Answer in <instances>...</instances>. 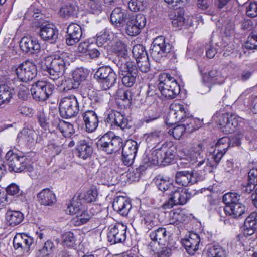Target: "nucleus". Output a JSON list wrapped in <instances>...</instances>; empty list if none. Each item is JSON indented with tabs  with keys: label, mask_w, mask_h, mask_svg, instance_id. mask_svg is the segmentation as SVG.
<instances>
[{
	"label": "nucleus",
	"mask_w": 257,
	"mask_h": 257,
	"mask_svg": "<svg viewBox=\"0 0 257 257\" xmlns=\"http://www.w3.org/2000/svg\"><path fill=\"white\" fill-rule=\"evenodd\" d=\"M151 57L156 62L161 63L168 60L171 63L177 61V54L172 44L166 41L163 36L155 38L150 48Z\"/></svg>",
	"instance_id": "f257e3e1"
},
{
	"label": "nucleus",
	"mask_w": 257,
	"mask_h": 257,
	"mask_svg": "<svg viewBox=\"0 0 257 257\" xmlns=\"http://www.w3.org/2000/svg\"><path fill=\"white\" fill-rule=\"evenodd\" d=\"M39 10L35 9L31 6L25 14V17L34 18L38 21V26L40 28V36L45 41H52L53 42L58 38V32L56 27L52 23L42 20V14H39Z\"/></svg>",
	"instance_id": "f03ea898"
},
{
	"label": "nucleus",
	"mask_w": 257,
	"mask_h": 257,
	"mask_svg": "<svg viewBox=\"0 0 257 257\" xmlns=\"http://www.w3.org/2000/svg\"><path fill=\"white\" fill-rule=\"evenodd\" d=\"M176 147L172 142H166L150 153L153 163L167 166L175 161Z\"/></svg>",
	"instance_id": "7ed1b4c3"
},
{
	"label": "nucleus",
	"mask_w": 257,
	"mask_h": 257,
	"mask_svg": "<svg viewBox=\"0 0 257 257\" xmlns=\"http://www.w3.org/2000/svg\"><path fill=\"white\" fill-rule=\"evenodd\" d=\"M41 67L48 72L51 79L56 81V85L59 88V90L64 91V87H62L64 80V58L63 54L61 56L56 54L50 66L42 62Z\"/></svg>",
	"instance_id": "20e7f679"
},
{
	"label": "nucleus",
	"mask_w": 257,
	"mask_h": 257,
	"mask_svg": "<svg viewBox=\"0 0 257 257\" xmlns=\"http://www.w3.org/2000/svg\"><path fill=\"white\" fill-rule=\"evenodd\" d=\"M123 145L122 138L115 136L112 132L106 133L98 139L96 143V146L99 150L109 155L119 152Z\"/></svg>",
	"instance_id": "39448f33"
},
{
	"label": "nucleus",
	"mask_w": 257,
	"mask_h": 257,
	"mask_svg": "<svg viewBox=\"0 0 257 257\" xmlns=\"http://www.w3.org/2000/svg\"><path fill=\"white\" fill-rule=\"evenodd\" d=\"M158 81L159 90L166 99H174L180 93V85L170 74L165 73L161 74Z\"/></svg>",
	"instance_id": "423d86ee"
},
{
	"label": "nucleus",
	"mask_w": 257,
	"mask_h": 257,
	"mask_svg": "<svg viewBox=\"0 0 257 257\" xmlns=\"http://www.w3.org/2000/svg\"><path fill=\"white\" fill-rule=\"evenodd\" d=\"M115 61L123 85L126 87L133 86L137 78H139V71L136 64L132 61H125L124 59Z\"/></svg>",
	"instance_id": "0eeeda50"
},
{
	"label": "nucleus",
	"mask_w": 257,
	"mask_h": 257,
	"mask_svg": "<svg viewBox=\"0 0 257 257\" xmlns=\"http://www.w3.org/2000/svg\"><path fill=\"white\" fill-rule=\"evenodd\" d=\"M197 193L195 190L189 188L177 190L175 188L173 192H171L170 197L162 205L165 209L172 208L175 205H184L188 201Z\"/></svg>",
	"instance_id": "6e6552de"
},
{
	"label": "nucleus",
	"mask_w": 257,
	"mask_h": 257,
	"mask_svg": "<svg viewBox=\"0 0 257 257\" xmlns=\"http://www.w3.org/2000/svg\"><path fill=\"white\" fill-rule=\"evenodd\" d=\"M94 77L101 84V88L104 90L110 89L116 83L117 75L108 66L99 67Z\"/></svg>",
	"instance_id": "1a4fd4ad"
},
{
	"label": "nucleus",
	"mask_w": 257,
	"mask_h": 257,
	"mask_svg": "<svg viewBox=\"0 0 257 257\" xmlns=\"http://www.w3.org/2000/svg\"><path fill=\"white\" fill-rule=\"evenodd\" d=\"M7 163L10 171L21 172L25 169L30 170L32 167L28 164V160L24 156H19L10 150L6 155Z\"/></svg>",
	"instance_id": "9d476101"
},
{
	"label": "nucleus",
	"mask_w": 257,
	"mask_h": 257,
	"mask_svg": "<svg viewBox=\"0 0 257 257\" xmlns=\"http://www.w3.org/2000/svg\"><path fill=\"white\" fill-rule=\"evenodd\" d=\"M189 113L186 111L184 105L179 103H172L170 105V110L165 119V123L170 127L176 123L184 122Z\"/></svg>",
	"instance_id": "9b49d317"
},
{
	"label": "nucleus",
	"mask_w": 257,
	"mask_h": 257,
	"mask_svg": "<svg viewBox=\"0 0 257 257\" xmlns=\"http://www.w3.org/2000/svg\"><path fill=\"white\" fill-rule=\"evenodd\" d=\"M105 122L110 125H115L123 131L128 133L132 128V122L128 120L127 117L119 111L112 110L104 118Z\"/></svg>",
	"instance_id": "f8f14e48"
},
{
	"label": "nucleus",
	"mask_w": 257,
	"mask_h": 257,
	"mask_svg": "<svg viewBox=\"0 0 257 257\" xmlns=\"http://www.w3.org/2000/svg\"><path fill=\"white\" fill-rule=\"evenodd\" d=\"M127 227L122 223L111 224L107 229V238L110 244L123 243L126 240Z\"/></svg>",
	"instance_id": "ddd939ff"
},
{
	"label": "nucleus",
	"mask_w": 257,
	"mask_h": 257,
	"mask_svg": "<svg viewBox=\"0 0 257 257\" xmlns=\"http://www.w3.org/2000/svg\"><path fill=\"white\" fill-rule=\"evenodd\" d=\"M54 87L49 83L44 81H38L32 85L31 94L36 100L45 101L52 95Z\"/></svg>",
	"instance_id": "4468645a"
},
{
	"label": "nucleus",
	"mask_w": 257,
	"mask_h": 257,
	"mask_svg": "<svg viewBox=\"0 0 257 257\" xmlns=\"http://www.w3.org/2000/svg\"><path fill=\"white\" fill-rule=\"evenodd\" d=\"M146 22V17L143 14L131 15L125 24L126 33L130 36H137L145 27Z\"/></svg>",
	"instance_id": "2eb2a0df"
},
{
	"label": "nucleus",
	"mask_w": 257,
	"mask_h": 257,
	"mask_svg": "<svg viewBox=\"0 0 257 257\" xmlns=\"http://www.w3.org/2000/svg\"><path fill=\"white\" fill-rule=\"evenodd\" d=\"M122 155L121 160L123 165L127 167L131 166L134 162L136 156L139 144L133 140L123 141Z\"/></svg>",
	"instance_id": "dca6fc26"
},
{
	"label": "nucleus",
	"mask_w": 257,
	"mask_h": 257,
	"mask_svg": "<svg viewBox=\"0 0 257 257\" xmlns=\"http://www.w3.org/2000/svg\"><path fill=\"white\" fill-rule=\"evenodd\" d=\"M240 118L233 114H223L218 120L220 130L228 134L234 133L241 122Z\"/></svg>",
	"instance_id": "f3484780"
},
{
	"label": "nucleus",
	"mask_w": 257,
	"mask_h": 257,
	"mask_svg": "<svg viewBox=\"0 0 257 257\" xmlns=\"http://www.w3.org/2000/svg\"><path fill=\"white\" fill-rule=\"evenodd\" d=\"M18 78L22 81L27 82L33 79L37 73L36 66L30 61L20 64L15 69Z\"/></svg>",
	"instance_id": "a211bd4d"
},
{
	"label": "nucleus",
	"mask_w": 257,
	"mask_h": 257,
	"mask_svg": "<svg viewBox=\"0 0 257 257\" xmlns=\"http://www.w3.org/2000/svg\"><path fill=\"white\" fill-rule=\"evenodd\" d=\"M99 212V208L94 205L88 209H83L73 219L72 223L75 226H79L87 224L91 221Z\"/></svg>",
	"instance_id": "6ab92c4d"
},
{
	"label": "nucleus",
	"mask_w": 257,
	"mask_h": 257,
	"mask_svg": "<svg viewBox=\"0 0 257 257\" xmlns=\"http://www.w3.org/2000/svg\"><path fill=\"white\" fill-rule=\"evenodd\" d=\"M34 241L33 237L25 233H18L14 238L13 246L16 250L23 253H28L32 249Z\"/></svg>",
	"instance_id": "aec40b11"
},
{
	"label": "nucleus",
	"mask_w": 257,
	"mask_h": 257,
	"mask_svg": "<svg viewBox=\"0 0 257 257\" xmlns=\"http://www.w3.org/2000/svg\"><path fill=\"white\" fill-rule=\"evenodd\" d=\"M200 241V235L192 231L181 239V243L188 253L192 255L198 250Z\"/></svg>",
	"instance_id": "412c9836"
},
{
	"label": "nucleus",
	"mask_w": 257,
	"mask_h": 257,
	"mask_svg": "<svg viewBox=\"0 0 257 257\" xmlns=\"http://www.w3.org/2000/svg\"><path fill=\"white\" fill-rule=\"evenodd\" d=\"M153 158L150 157V154L144 153L141 158L139 165L135 169L129 173L130 177H132L134 180H139L141 175L149 167L156 165L153 163Z\"/></svg>",
	"instance_id": "4be33fe9"
},
{
	"label": "nucleus",
	"mask_w": 257,
	"mask_h": 257,
	"mask_svg": "<svg viewBox=\"0 0 257 257\" xmlns=\"http://www.w3.org/2000/svg\"><path fill=\"white\" fill-rule=\"evenodd\" d=\"M88 75L87 70L83 68L76 69L72 73V79L65 80V85L67 90L77 88L81 81L85 80Z\"/></svg>",
	"instance_id": "5701e85b"
},
{
	"label": "nucleus",
	"mask_w": 257,
	"mask_h": 257,
	"mask_svg": "<svg viewBox=\"0 0 257 257\" xmlns=\"http://www.w3.org/2000/svg\"><path fill=\"white\" fill-rule=\"evenodd\" d=\"M130 15L127 10L121 7H116L110 14V21L115 26L121 27L125 25Z\"/></svg>",
	"instance_id": "b1692460"
},
{
	"label": "nucleus",
	"mask_w": 257,
	"mask_h": 257,
	"mask_svg": "<svg viewBox=\"0 0 257 257\" xmlns=\"http://www.w3.org/2000/svg\"><path fill=\"white\" fill-rule=\"evenodd\" d=\"M112 207L115 211L123 216H125L132 208L131 201L126 197L117 196L114 198Z\"/></svg>",
	"instance_id": "393cba45"
},
{
	"label": "nucleus",
	"mask_w": 257,
	"mask_h": 257,
	"mask_svg": "<svg viewBox=\"0 0 257 257\" xmlns=\"http://www.w3.org/2000/svg\"><path fill=\"white\" fill-rule=\"evenodd\" d=\"M66 33L67 35L65 36V42L69 46L75 45L78 43L82 35L81 27L75 23L69 25Z\"/></svg>",
	"instance_id": "a878e982"
},
{
	"label": "nucleus",
	"mask_w": 257,
	"mask_h": 257,
	"mask_svg": "<svg viewBox=\"0 0 257 257\" xmlns=\"http://www.w3.org/2000/svg\"><path fill=\"white\" fill-rule=\"evenodd\" d=\"M153 182L157 188L162 192L168 191L170 194L175 189L173 180L166 175L159 174L154 178Z\"/></svg>",
	"instance_id": "bb28decb"
},
{
	"label": "nucleus",
	"mask_w": 257,
	"mask_h": 257,
	"mask_svg": "<svg viewBox=\"0 0 257 257\" xmlns=\"http://www.w3.org/2000/svg\"><path fill=\"white\" fill-rule=\"evenodd\" d=\"M216 210L220 216L221 210H223L226 215L231 216L234 218H238L241 217L245 213L246 207L244 204L238 202L234 205L225 206L223 208L219 207Z\"/></svg>",
	"instance_id": "cd10ccee"
},
{
	"label": "nucleus",
	"mask_w": 257,
	"mask_h": 257,
	"mask_svg": "<svg viewBox=\"0 0 257 257\" xmlns=\"http://www.w3.org/2000/svg\"><path fill=\"white\" fill-rule=\"evenodd\" d=\"M86 131L88 133L94 132L98 126L99 120L97 114L93 110H87L82 114Z\"/></svg>",
	"instance_id": "c85d7f7f"
},
{
	"label": "nucleus",
	"mask_w": 257,
	"mask_h": 257,
	"mask_svg": "<svg viewBox=\"0 0 257 257\" xmlns=\"http://www.w3.org/2000/svg\"><path fill=\"white\" fill-rule=\"evenodd\" d=\"M20 47L23 51L31 54L37 53L40 49L38 41L31 37H25L22 38Z\"/></svg>",
	"instance_id": "c756f323"
},
{
	"label": "nucleus",
	"mask_w": 257,
	"mask_h": 257,
	"mask_svg": "<svg viewBox=\"0 0 257 257\" xmlns=\"http://www.w3.org/2000/svg\"><path fill=\"white\" fill-rule=\"evenodd\" d=\"M76 154L78 157L86 160L90 158L93 152V148L91 143L86 140H81L77 144L76 147Z\"/></svg>",
	"instance_id": "7c9ffc66"
},
{
	"label": "nucleus",
	"mask_w": 257,
	"mask_h": 257,
	"mask_svg": "<svg viewBox=\"0 0 257 257\" xmlns=\"http://www.w3.org/2000/svg\"><path fill=\"white\" fill-rule=\"evenodd\" d=\"M242 233L247 238L252 235L257 230V213H251L244 221Z\"/></svg>",
	"instance_id": "2f4dec72"
},
{
	"label": "nucleus",
	"mask_w": 257,
	"mask_h": 257,
	"mask_svg": "<svg viewBox=\"0 0 257 257\" xmlns=\"http://www.w3.org/2000/svg\"><path fill=\"white\" fill-rule=\"evenodd\" d=\"M195 151H191L186 155V160L188 161L189 166L198 163L196 166H200L205 162V158L201 154L202 151L204 149V145L202 143L198 144L194 147Z\"/></svg>",
	"instance_id": "473e14b6"
},
{
	"label": "nucleus",
	"mask_w": 257,
	"mask_h": 257,
	"mask_svg": "<svg viewBox=\"0 0 257 257\" xmlns=\"http://www.w3.org/2000/svg\"><path fill=\"white\" fill-rule=\"evenodd\" d=\"M37 198L41 205L51 206L56 202L55 194L50 189L45 188L37 194Z\"/></svg>",
	"instance_id": "72a5a7b5"
},
{
	"label": "nucleus",
	"mask_w": 257,
	"mask_h": 257,
	"mask_svg": "<svg viewBox=\"0 0 257 257\" xmlns=\"http://www.w3.org/2000/svg\"><path fill=\"white\" fill-rule=\"evenodd\" d=\"M78 111V103L75 97H65V119L75 116Z\"/></svg>",
	"instance_id": "f704fd0d"
},
{
	"label": "nucleus",
	"mask_w": 257,
	"mask_h": 257,
	"mask_svg": "<svg viewBox=\"0 0 257 257\" xmlns=\"http://www.w3.org/2000/svg\"><path fill=\"white\" fill-rule=\"evenodd\" d=\"M6 218L7 224L14 227L22 222L24 216L19 211L8 210L6 214Z\"/></svg>",
	"instance_id": "c9c22d12"
},
{
	"label": "nucleus",
	"mask_w": 257,
	"mask_h": 257,
	"mask_svg": "<svg viewBox=\"0 0 257 257\" xmlns=\"http://www.w3.org/2000/svg\"><path fill=\"white\" fill-rule=\"evenodd\" d=\"M159 221L152 212H145L142 215L141 224L149 230L158 226Z\"/></svg>",
	"instance_id": "e433bc0d"
},
{
	"label": "nucleus",
	"mask_w": 257,
	"mask_h": 257,
	"mask_svg": "<svg viewBox=\"0 0 257 257\" xmlns=\"http://www.w3.org/2000/svg\"><path fill=\"white\" fill-rule=\"evenodd\" d=\"M161 117V113L155 105H152L145 111L142 121L146 123H151Z\"/></svg>",
	"instance_id": "4c0bfd02"
},
{
	"label": "nucleus",
	"mask_w": 257,
	"mask_h": 257,
	"mask_svg": "<svg viewBox=\"0 0 257 257\" xmlns=\"http://www.w3.org/2000/svg\"><path fill=\"white\" fill-rule=\"evenodd\" d=\"M114 52L117 56L113 60V63L116 65L115 60H121L124 59L125 61H129L127 58V45L123 41H119L116 42L114 47Z\"/></svg>",
	"instance_id": "58836bf2"
},
{
	"label": "nucleus",
	"mask_w": 257,
	"mask_h": 257,
	"mask_svg": "<svg viewBox=\"0 0 257 257\" xmlns=\"http://www.w3.org/2000/svg\"><path fill=\"white\" fill-rule=\"evenodd\" d=\"M110 32L109 29H105L99 32L96 36V37L88 40L89 44H92L93 40L95 41L96 44L98 47H101L105 44L111 39L110 35Z\"/></svg>",
	"instance_id": "ea45409f"
},
{
	"label": "nucleus",
	"mask_w": 257,
	"mask_h": 257,
	"mask_svg": "<svg viewBox=\"0 0 257 257\" xmlns=\"http://www.w3.org/2000/svg\"><path fill=\"white\" fill-rule=\"evenodd\" d=\"M187 133H191L201 127L203 124V120L191 116H187L183 122Z\"/></svg>",
	"instance_id": "a19ab883"
},
{
	"label": "nucleus",
	"mask_w": 257,
	"mask_h": 257,
	"mask_svg": "<svg viewBox=\"0 0 257 257\" xmlns=\"http://www.w3.org/2000/svg\"><path fill=\"white\" fill-rule=\"evenodd\" d=\"M81 200L79 196L77 198H73L69 203L67 204L65 212L69 215L77 214L83 209V205Z\"/></svg>",
	"instance_id": "79ce46f5"
},
{
	"label": "nucleus",
	"mask_w": 257,
	"mask_h": 257,
	"mask_svg": "<svg viewBox=\"0 0 257 257\" xmlns=\"http://www.w3.org/2000/svg\"><path fill=\"white\" fill-rule=\"evenodd\" d=\"M149 236L154 242H157L159 244H161V241L166 240L167 232L165 227L159 226L153 230L150 233Z\"/></svg>",
	"instance_id": "37998d69"
},
{
	"label": "nucleus",
	"mask_w": 257,
	"mask_h": 257,
	"mask_svg": "<svg viewBox=\"0 0 257 257\" xmlns=\"http://www.w3.org/2000/svg\"><path fill=\"white\" fill-rule=\"evenodd\" d=\"M176 183L183 186H187L192 184L191 172L188 171H177L175 174Z\"/></svg>",
	"instance_id": "c03bdc74"
},
{
	"label": "nucleus",
	"mask_w": 257,
	"mask_h": 257,
	"mask_svg": "<svg viewBox=\"0 0 257 257\" xmlns=\"http://www.w3.org/2000/svg\"><path fill=\"white\" fill-rule=\"evenodd\" d=\"M205 79L208 82L214 84H221L224 81V77L222 76L220 72L216 70H211L208 72L207 75H205L203 78L204 81Z\"/></svg>",
	"instance_id": "a18cd8bd"
},
{
	"label": "nucleus",
	"mask_w": 257,
	"mask_h": 257,
	"mask_svg": "<svg viewBox=\"0 0 257 257\" xmlns=\"http://www.w3.org/2000/svg\"><path fill=\"white\" fill-rule=\"evenodd\" d=\"M12 96V90L10 87L6 84L0 85V106L8 104Z\"/></svg>",
	"instance_id": "49530a36"
},
{
	"label": "nucleus",
	"mask_w": 257,
	"mask_h": 257,
	"mask_svg": "<svg viewBox=\"0 0 257 257\" xmlns=\"http://www.w3.org/2000/svg\"><path fill=\"white\" fill-rule=\"evenodd\" d=\"M132 53L136 61L148 59V56L145 47L142 44H137L134 46L132 49Z\"/></svg>",
	"instance_id": "de8ad7c7"
},
{
	"label": "nucleus",
	"mask_w": 257,
	"mask_h": 257,
	"mask_svg": "<svg viewBox=\"0 0 257 257\" xmlns=\"http://www.w3.org/2000/svg\"><path fill=\"white\" fill-rule=\"evenodd\" d=\"M207 254L208 257L228 256V253L226 249L219 245H214L208 247Z\"/></svg>",
	"instance_id": "09e8293b"
},
{
	"label": "nucleus",
	"mask_w": 257,
	"mask_h": 257,
	"mask_svg": "<svg viewBox=\"0 0 257 257\" xmlns=\"http://www.w3.org/2000/svg\"><path fill=\"white\" fill-rule=\"evenodd\" d=\"M161 135L160 131L154 130L145 134L143 138L147 144L152 146L160 141Z\"/></svg>",
	"instance_id": "8fccbe9b"
},
{
	"label": "nucleus",
	"mask_w": 257,
	"mask_h": 257,
	"mask_svg": "<svg viewBox=\"0 0 257 257\" xmlns=\"http://www.w3.org/2000/svg\"><path fill=\"white\" fill-rule=\"evenodd\" d=\"M240 196L235 192H228L225 194L222 197V200L225 206L234 205L239 202Z\"/></svg>",
	"instance_id": "3c124183"
},
{
	"label": "nucleus",
	"mask_w": 257,
	"mask_h": 257,
	"mask_svg": "<svg viewBox=\"0 0 257 257\" xmlns=\"http://www.w3.org/2000/svg\"><path fill=\"white\" fill-rule=\"evenodd\" d=\"M81 200L86 203H92L96 201L98 192L95 189H90L84 194H80L79 195Z\"/></svg>",
	"instance_id": "603ef678"
},
{
	"label": "nucleus",
	"mask_w": 257,
	"mask_h": 257,
	"mask_svg": "<svg viewBox=\"0 0 257 257\" xmlns=\"http://www.w3.org/2000/svg\"><path fill=\"white\" fill-rule=\"evenodd\" d=\"M244 46L247 50H257L256 31H252L249 35L246 41L244 43Z\"/></svg>",
	"instance_id": "864d4df0"
},
{
	"label": "nucleus",
	"mask_w": 257,
	"mask_h": 257,
	"mask_svg": "<svg viewBox=\"0 0 257 257\" xmlns=\"http://www.w3.org/2000/svg\"><path fill=\"white\" fill-rule=\"evenodd\" d=\"M128 6L132 11H141L146 8V2L144 0H130L128 3Z\"/></svg>",
	"instance_id": "5fc2aeb1"
},
{
	"label": "nucleus",
	"mask_w": 257,
	"mask_h": 257,
	"mask_svg": "<svg viewBox=\"0 0 257 257\" xmlns=\"http://www.w3.org/2000/svg\"><path fill=\"white\" fill-rule=\"evenodd\" d=\"M229 138L228 136H224L219 139L215 144V150L217 151H225L226 152L228 148L230 147Z\"/></svg>",
	"instance_id": "6e6d98bb"
},
{
	"label": "nucleus",
	"mask_w": 257,
	"mask_h": 257,
	"mask_svg": "<svg viewBox=\"0 0 257 257\" xmlns=\"http://www.w3.org/2000/svg\"><path fill=\"white\" fill-rule=\"evenodd\" d=\"M53 247V243L51 241H46L43 248L38 251L37 256L38 257H49Z\"/></svg>",
	"instance_id": "4d7b16f0"
},
{
	"label": "nucleus",
	"mask_w": 257,
	"mask_h": 257,
	"mask_svg": "<svg viewBox=\"0 0 257 257\" xmlns=\"http://www.w3.org/2000/svg\"><path fill=\"white\" fill-rule=\"evenodd\" d=\"M184 11L179 10L175 12L174 18L172 19V24L174 27H180L182 26L185 23L184 17Z\"/></svg>",
	"instance_id": "13d9d810"
},
{
	"label": "nucleus",
	"mask_w": 257,
	"mask_h": 257,
	"mask_svg": "<svg viewBox=\"0 0 257 257\" xmlns=\"http://www.w3.org/2000/svg\"><path fill=\"white\" fill-rule=\"evenodd\" d=\"M225 153V151H218L217 153L212 155L210 161L208 160L207 166L212 168H216Z\"/></svg>",
	"instance_id": "bf43d9fd"
},
{
	"label": "nucleus",
	"mask_w": 257,
	"mask_h": 257,
	"mask_svg": "<svg viewBox=\"0 0 257 257\" xmlns=\"http://www.w3.org/2000/svg\"><path fill=\"white\" fill-rule=\"evenodd\" d=\"M185 133H187V131L183 123L176 125L173 129L169 131L170 135H172L175 139L178 140Z\"/></svg>",
	"instance_id": "052dcab7"
},
{
	"label": "nucleus",
	"mask_w": 257,
	"mask_h": 257,
	"mask_svg": "<svg viewBox=\"0 0 257 257\" xmlns=\"http://www.w3.org/2000/svg\"><path fill=\"white\" fill-rule=\"evenodd\" d=\"M37 118L41 127L47 130L49 127V119L44 112H39L37 114Z\"/></svg>",
	"instance_id": "680f3d73"
},
{
	"label": "nucleus",
	"mask_w": 257,
	"mask_h": 257,
	"mask_svg": "<svg viewBox=\"0 0 257 257\" xmlns=\"http://www.w3.org/2000/svg\"><path fill=\"white\" fill-rule=\"evenodd\" d=\"M78 8L72 1L65 2V15L68 16H74L77 14Z\"/></svg>",
	"instance_id": "e2e57ef3"
},
{
	"label": "nucleus",
	"mask_w": 257,
	"mask_h": 257,
	"mask_svg": "<svg viewBox=\"0 0 257 257\" xmlns=\"http://www.w3.org/2000/svg\"><path fill=\"white\" fill-rule=\"evenodd\" d=\"M89 11L92 14H99L102 10V4L97 0H90Z\"/></svg>",
	"instance_id": "0e129e2a"
},
{
	"label": "nucleus",
	"mask_w": 257,
	"mask_h": 257,
	"mask_svg": "<svg viewBox=\"0 0 257 257\" xmlns=\"http://www.w3.org/2000/svg\"><path fill=\"white\" fill-rule=\"evenodd\" d=\"M184 212L182 210L174 212L172 216V219L170 220V224L178 225L179 223L184 221Z\"/></svg>",
	"instance_id": "69168bd1"
},
{
	"label": "nucleus",
	"mask_w": 257,
	"mask_h": 257,
	"mask_svg": "<svg viewBox=\"0 0 257 257\" xmlns=\"http://www.w3.org/2000/svg\"><path fill=\"white\" fill-rule=\"evenodd\" d=\"M80 141L79 135L67 136L66 130H65V145H67L68 148L74 147L76 143L78 144L79 142Z\"/></svg>",
	"instance_id": "338daca9"
},
{
	"label": "nucleus",
	"mask_w": 257,
	"mask_h": 257,
	"mask_svg": "<svg viewBox=\"0 0 257 257\" xmlns=\"http://www.w3.org/2000/svg\"><path fill=\"white\" fill-rule=\"evenodd\" d=\"M246 15L250 17L254 18L257 16V3L252 2L246 7Z\"/></svg>",
	"instance_id": "774afa93"
}]
</instances>
